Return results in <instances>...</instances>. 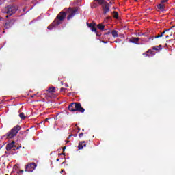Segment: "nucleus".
<instances>
[{
    "label": "nucleus",
    "mask_w": 175,
    "mask_h": 175,
    "mask_svg": "<svg viewBox=\"0 0 175 175\" xmlns=\"http://www.w3.org/2000/svg\"><path fill=\"white\" fill-rule=\"evenodd\" d=\"M79 8L77 7H69L68 9H66V12L64 11L60 12L57 14L53 23H59V21H64L65 18H66V14H68V16H67V20H70L71 18H73V17H75V14H77Z\"/></svg>",
    "instance_id": "1"
},
{
    "label": "nucleus",
    "mask_w": 175,
    "mask_h": 175,
    "mask_svg": "<svg viewBox=\"0 0 175 175\" xmlns=\"http://www.w3.org/2000/svg\"><path fill=\"white\" fill-rule=\"evenodd\" d=\"M19 131H21V126H20V125H16L4 135L3 137L5 139H13V137H16V136H17V133H18Z\"/></svg>",
    "instance_id": "2"
},
{
    "label": "nucleus",
    "mask_w": 175,
    "mask_h": 175,
    "mask_svg": "<svg viewBox=\"0 0 175 175\" xmlns=\"http://www.w3.org/2000/svg\"><path fill=\"white\" fill-rule=\"evenodd\" d=\"M68 110L70 111H79V113H84L85 109L81 107L80 103H72L68 106Z\"/></svg>",
    "instance_id": "3"
},
{
    "label": "nucleus",
    "mask_w": 175,
    "mask_h": 175,
    "mask_svg": "<svg viewBox=\"0 0 175 175\" xmlns=\"http://www.w3.org/2000/svg\"><path fill=\"white\" fill-rule=\"evenodd\" d=\"M16 12H17V7L14 5H9L2 9V13L8 14L5 16L7 18L14 14Z\"/></svg>",
    "instance_id": "4"
},
{
    "label": "nucleus",
    "mask_w": 175,
    "mask_h": 175,
    "mask_svg": "<svg viewBox=\"0 0 175 175\" xmlns=\"http://www.w3.org/2000/svg\"><path fill=\"white\" fill-rule=\"evenodd\" d=\"M36 166H38V165H36V163H28L25 167V172H33V170L36 169Z\"/></svg>",
    "instance_id": "5"
},
{
    "label": "nucleus",
    "mask_w": 175,
    "mask_h": 175,
    "mask_svg": "<svg viewBox=\"0 0 175 175\" xmlns=\"http://www.w3.org/2000/svg\"><path fill=\"white\" fill-rule=\"evenodd\" d=\"M88 27L91 29L92 32H95L97 36H100V34L96 31V23H87Z\"/></svg>",
    "instance_id": "6"
},
{
    "label": "nucleus",
    "mask_w": 175,
    "mask_h": 175,
    "mask_svg": "<svg viewBox=\"0 0 175 175\" xmlns=\"http://www.w3.org/2000/svg\"><path fill=\"white\" fill-rule=\"evenodd\" d=\"M103 10V14H107V13H109L110 12V5L109 3H105L104 5L102 6Z\"/></svg>",
    "instance_id": "7"
},
{
    "label": "nucleus",
    "mask_w": 175,
    "mask_h": 175,
    "mask_svg": "<svg viewBox=\"0 0 175 175\" xmlns=\"http://www.w3.org/2000/svg\"><path fill=\"white\" fill-rule=\"evenodd\" d=\"M13 147H14V141L6 145L7 151H10V150H12Z\"/></svg>",
    "instance_id": "8"
},
{
    "label": "nucleus",
    "mask_w": 175,
    "mask_h": 175,
    "mask_svg": "<svg viewBox=\"0 0 175 175\" xmlns=\"http://www.w3.org/2000/svg\"><path fill=\"white\" fill-rule=\"evenodd\" d=\"M84 143H85V142H81L79 143V146H78L79 150H83L84 147H87V144Z\"/></svg>",
    "instance_id": "9"
},
{
    "label": "nucleus",
    "mask_w": 175,
    "mask_h": 175,
    "mask_svg": "<svg viewBox=\"0 0 175 175\" xmlns=\"http://www.w3.org/2000/svg\"><path fill=\"white\" fill-rule=\"evenodd\" d=\"M152 50H155L156 51H160V50H162V45L153 46L152 48Z\"/></svg>",
    "instance_id": "10"
},
{
    "label": "nucleus",
    "mask_w": 175,
    "mask_h": 175,
    "mask_svg": "<svg viewBox=\"0 0 175 175\" xmlns=\"http://www.w3.org/2000/svg\"><path fill=\"white\" fill-rule=\"evenodd\" d=\"M111 35L113 38H118V31L116 30H113L111 31Z\"/></svg>",
    "instance_id": "11"
},
{
    "label": "nucleus",
    "mask_w": 175,
    "mask_h": 175,
    "mask_svg": "<svg viewBox=\"0 0 175 175\" xmlns=\"http://www.w3.org/2000/svg\"><path fill=\"white\" fill-rule=\"evenodd\" d=\"M157 8L159 9V10L163 11V10H165V5L161 4V3L157 5Z\"/></svg>",
    "instance_id": "12"
},
{
    "label": "nucleus",
    "mask_w": 175,
    "mask_h": 175,
    "mask_svg": "<svg viewBox=\"0 0 175 175\" xmlns=\"http://www.w3.org/2000/svg\"><path fill=\"white\" fill-rule=\"evenodd\" d=\"M48 92H49L50 94H53V92H55V88L54 87H51L48 89Z\"/></svg>",
    "instance_id": "13"
},
{
    "label": "nucleus",
    "mask_w": 175,
    "mask_h": 175,
    "mask_svg": "<svg viewBox=\"0 0 175 175\" xmlns=\"http://www.w3.org/2000/svg\"><path fill=\"white\" fill-rule=\"evenodd\" d=\"M131 43H137V42H139V38H136V37L132 38L131 39Z\"/></svg>",
    "instance_id": "14"
},
{
    "label": "nucleus",
    "mask_w": 175,
    "mask_h": 175,
    "mask_svg": "<svg viewBox=\"0 0 175 175\" xmlns=\"http://www.w3.org/2000/svg\"><path fill=\"white\" fill-rule=\"evenodd\" d=\"M97 28H98V29H100V31H103V29H105V25H103L102 24H98V25H97Z\"/></svg>",
    "instance_id": "15"
},
{
    "label": "nucleus",
    "mask_w": 175,
    "mask_h": 175,
    "mask_svg": "<svg viewBox=\"0 0 175 175\" xmlns=\"http://www.w3.org/2000/svg\"><path fill=\"white\" fill-rule=\"evenodd\" d=\"M55 27V23H51L49 26L47 27V29H49V31H51L53 28Z\"/></svg>",
    "instance_id": "16"
},
{
    "label": "nucleus",
    "mask_w": 175,
    "mask_h": 175,
    "mask_svg": "<svg viewBox=\"0 0 175 175\" xmlns=\"http://www.w3.org/2000/svg\"><path fill=\"white\" fill-rule=\"evenodd\" d=\"M3 25H4V28H5V29H9V28H10V27H11L10 23H5Z\"/></svg>",
    "instance_id": "17"
},
{
    "label": "nucleus",
    "mask_w": 175,
    "mask_h": 175,
    "mask_svg": "<svg viewBox=\"0 0 175 175\" xmlns=\"http://www.w3.org/2000/svg\"><path fill=\"white\" fill-rule=\"evenodd\" d=\"M152 51L151 49H149L146 51V53H144V55H146V57H150V55L148 54H152Z\"/></svg>",
    "instance_id": "18"
},
{
    "label": "nucleus",
    "mask_w": 175,
    "mask_h": 175,
    "mask_svg": "<svg viewBox=\"0 0 175 175\" xmlns=\"http://www.w3.org/2000/svg\"><path fill=\"white\" fill-rule=\"evenodd\" d=\"M98 5H102V6H103V5H105V3H107V2L105 1V0H98Z\"/></svg>",
    "instance_id": "19"
},
{
    "label": "nucleus",
    "mask_w": 175,
    "mask_h": 175,
    "mask_svg": "<svg viewBox=\"0 0 175 175\" xmlns=\"http://www.w3.org/2000/svg\"><path fill=\"white\" fill-rule=\"evenodd\" d=\"M19 117L21 118V120H25V115H24V113H21L19 114Z\"/></svg>",
    "instance_id": "20"
},
{
    "label": "nucleus",
    "mask_w": 175,
    "mask_h": 175,
    "mask_svg": "<svg viewBox=\"0 0 175 175\" xmlns=\"http://www.w3.org/2000/svg\"><path fill=\"white\" fill-rule=\"evenodd\" d=\"M113 18H118V12L117 11L113 12Z\"/></svg>",
    "instance_id": "21"
},
{
    "label": "nucleus",
    "mask_w": 175,
    "mask_h": 175,
    "mask_svg": "<svg viewBox=\"0 0 175 175\" xmlns=\"http://www.w3.org/2000/svg\"><path fill=\"white\" fill-rule=\"evenodd\" d=\"M174 25L172 26L169 29H166L164 30L165 32H168V31H170V29H172V28H174Z\"/></svg>",
    "instance_id": "22"
},
{
    "label": "nucleus",
    "mask_w": 175,
    "mask_h": 175,
    "mask_svg": "<svg viewBox=\"0 0 175 175\" xmlns=\"http://www.w3.org/2000/svg\"><path fill=\"white\" fill-rule=\"evenodd\" d=\"M105 22H106V21H111V17L107 16V17L106 18V19H105Z\"/></svg>",
    "instance_id": "23"
},
{
    "label": "nucleus",
    "mask_w": 175,
    "mask_h": 175,
    "mask_svg": "<svg viewBox=\"0 0 175 175\" xmlns=\"http://www.w3.org/2000/svg\"><path fill=\"white\" fill-rule=\"evenodd\" d=\"M96 6H98L96 3H93L92 5H91V8H96Z\"/></svg>",
    "instance_id": "24"
},
{
    "label": "nucleus",
    "mask_w": 175,
    "mask_h": 175,
    "mask_svg": "<svg viewBox=\"0 0 175 175\" xmlns=\"http://www.w3.org/2000/svg\"><path fill=\"white\" fill-rule=\"evenodd\" d=\"M155 39H158V38H162V34H159L157 36L154 37Z\"/></svg>",
    "instance_id": "25"
},
{
    "label": "nucleus",
    "mask_w": 175,
    "mask_h": 175,
    "mask_svg": "<svg viewBox=\"0 0 175 175\" xmlns=\"http://www.w3.org/2000/svg\"><path fill=\"white\" fill-rule=\"evenodd\" d=\"M83 136H84V133H81L79 134V137H83Z\"/></svg>",
    "instance_id": "26"
},
{
    "label": "nucleus",
    "mask_w": 175,
    "mask_h": 175,
    "mask_svg": "<svg viewBox=\"0 0 175 175\" xmlns=\"http://www.w3.org/2000/svg\"><path fill=\"white\" fill-rule=\"evenodd\" d=\"M169 0H161V3H165V2H167Z\"/></svg>",
    "instance_id": "27"
},
{
    "label": "nucleus",
    "mask_w": 175,
    "mask_h": 175,
    "mask_svg": "<svg viewBox=\"0 0 175 175\" xmlns=\"http://www.w3.org/2000/svg\"><path fill=\"white\" fill-rule=\"evenodd\" d=\"M16 150H18V147H17V148H12V150H13V151H16Z\"/></svg>",
    "instance_id": "28"
},
{
    "label": "nucleus",
    "mask_w": 175,
    "mask_h": 175,
    "mask_svg": "<svg viewBox=\"0 0 175 175\" xmlns=\"http://www.w3.org/2000/svg\"><path fill=\"white\" fill-rule=\"evenodd\" d=\"M110 33H111V32L108 31V32L105 33V35H110Z\"/></svg>",
    "instance_id": "29"
},
{
    "label": "nucleus",
    "mask_w": 175,
    "mask_h": 175,
    "mask_svg": "<svg viewBox=\"0 0 175 175\" xmlns=\"http://www.w3.org/2000/svg\"><path fill=\"white\" fill-rule=\"evenodd\" d=\"M18 173H24V170H21Z\"/></svg>",
    "instance_id": "30"
},
{
    "label": "nucleus",
    "mask_w": 175,
    "mask_h": 175,
    "mask_svg": "<svg viewBox=\"0 0 175 175\" xmlns=\"http://www.w3.org/2000/svg\"><path fill=\"white\" fill-rule=\"evenodd\" d=\"M0 21H3V18L0 16Z\"/></svg>",
    "instance_id": "31"
},
{
    "label": "nucleus",
    "mask_w": 175,
    "mask_h": 175,
    "mask_svg": "<svg viewBox=\"0 0 175 175\" xmlns=\"http://www.w3.org/2000/svg\"><path fill=\"white\" fill-rule=\"evenodd\" d=\"M165 32L164 31L161 33L162 36H163V35H165Z\"/></svg>",
    "instance_id": "32"
},
{
    "label": "nucleus",
    "mask_w": 175,
    "mask_h": 175,
    "mask_svg": "<svg viewBox=\"0 0 175 175\" xmlns=\"http://www.w3.org/2000/svg\"><path fill=\"white\" fill-rule=\"evenodd\" d=\"M65 90V88H62L61 89H60V91H64Z\"/></svg>",
    "instance_id": "33"
},
{
    "label": "nucleus",
    "mask_w": 175,
    "mask_h": 175,
    "mask_svg": "<svg viewBox=\"0 0 175 175\" xmlns=\"http://www.w3.org/2000/svg\"><path fill=\"white\" fill-rule=\"evenodd\" d=\"M72 136H73L72 135H70L68 137V139H70V137H72Z\"/></svg>",
    "instance_id": "34"
},
{
    "label": "nucleus",
    "mask_w": 175,
    "mask_h": 175,
    "mask_svg": "<svg viewBox=\"0 0 175 175\" xmlns=\"http://www.w3.org/2000/svg\"><path fill=\"white\" fill-rule=\"evenodd\" d=\"M65 148H66V146H64V147L63 148V152H65Z\"/></svg>",
    "instance_id": "35"
},
{
    "label": "nucleus",
    "mask_w": 175,
    "mask_h": 175,
    "mask_svg": "<svg viewBox=\"0 0 175 175\" xmlns=\"http://www.w3.org/2000/svg\"><path fill=\"white\" fill-rule=\"evenodd\" d=\"M49 121V118L45 119V122H47Z\"/></svg>",
    "instance_id": "36"
},
{
    "label": "nucleus",
    "mask_w": 175,
    "mask_h": 175,
    "mask_svg": "<svg viewBox=\"0 0 175 175\" xmlns=\"http://www.w3.org/2000/svg\"><path fill=\"white\" fill-rule=\"evenodd\" d=\"M59 155H65V153H61Z\"/></svg>",
    "instance_id": "37"
},
{
    "label": "nucleus",
    "mask_w": 175,
    "mask_h": 175,
    "mask_svg": "<svg viewBox=\"0 0 175 175\" xmlns=\"http://www.w3.org/2000/svg\"><path fill=\"white\" fill-rule=\"evenodd\" d=\"M169 38V36H166L165 38L167 39Z\"/></svg>",
    "instance_id": "38"
},
{
    "label": "nucleus",
    "mask_w": 175,
    "mask_h": 175,
    "mask_svg": "<svg viewBox=\"0 0 175 175\" xmlns=\"http://www.w3.org/2000/svg\"><path fill=\"white\" fill-rule=\"evenodd\" d=\"M57 162L59 161V159H56Z\"/></svg>",
    "instance_id": "39"
},
{
    "label": "nucleus",
    "mask_w": 175,
    "mask_h": 175,
    "mask_svg": "<svg viewBox=\"0 0 175 175\" xmlns=\"http://www.w3.org/2000/svg\"><path fill=\"white\" fill-rule=\"evenodd\" d=\"M172 35H173V33H170V36H172Z\"/></svg>",
    "instance_id": "40"
},
{
    "label": "nucleus",
    "mask_w": 175,
    "mask_h": 175,
    "mask_svg": "<svg viewBox=\"0 0 175 175\" xmlns=\"http://www.w3.org/2000/svg\"><path fill=\"white\" fill-rule=\"evenodd\" d=\"M94 1H96L97 2H98L99 0H94Z\"/></svg>",
    "instance_id": "41"
},
{
    "label": "nucleus",
    "mask_w": 175,
    "mask_h": 175,
    "mask_svg": "<svg viewBox=\"0 0 175 175\" xmlns=\"http://www.w3.org/2000/svg\"><path fill=\"white\" fill-rule=\"evenodd\" d=\"M103 43H106V42H105V41H103Z\"/></svg>",
    "instance_id": "42"
},
{
    "label": "nucleus",
    "mask_w": 175,
    "mask_h": 175,
    "mask_svg": "<svg viewBox=\"0 0 175 175\" xmlns=\"http://www.w3.org/2000/svg\"><path fill=\"white\" fill-rule=\"evenodd\" d=\"M66 143H69V141H67Z\"/></svg>",
    "instance_id": "43"
},
{
    "label": "nucleus",
    "mask_w": 175,
    "mask_h": 175,
    "mask_svg": "<svg viewBox=\"0 0 175 175\" xmlns=\"http://www.w3.org/2000/svg\"><path fill=\"white\" fill-rule=\"evenodd\" d=\"M59 23H57V25H58Z\"/></svg>",
    "instance_id": "44"
},
{
    "label": "nucleus",
    "mask_w": 175,
    "mask_h": 175,
    "mask_svg": "<svg viewBox=\"0 0 175 175\" xmlns=\"http://www.w3.org/2000/svg\"><path fill=\"white\" fill-rule=\"evenodd\" d=\"M82 131H83V132H84V129H83Z\"/></svg>",
    "instance_id": "45"
},
{
    "label": "nucleus",
    "mask_w": 175,
    "mask_h": 175,
    "mask_svg": "<svg viewBox=\"0 0 175 175\" xmlns=\"http://www.w3.org/2000/svg\"><path fill=\"white\" fill-rule=\"evenodd\" d=\"M62 172H64V170H62Z\"/></svg>",
    "instance_id": "46"
},
{
    "label": "nucleus",
    "mask_w": 175,
    "mask_h": 175,
    "mask_svg": "<svg viewBox=\"0 0 175 175\" xmlns=\"http://www.w3.org/2000/svg\"><path fill=\"white\" fill-rule=\"evenodd\" d=\"M116 43H117V41H115Z\"/></svg>",
    "instance_id": "47"
},
{
    "label": "nucleus",
    "mask_w": 175,
    "mask_h": 175,
    "mask_svg": "<svg viewBox=\"0 0 175 175\" xmlns=\"http://www.w3.org/2000/svg\"><path fill=\"white\" fill-rule=\"evenodd\" d=\"M79 131H80V129H78Z\"/></svg>",
    "instance_id": "48"
}]
</instances>
